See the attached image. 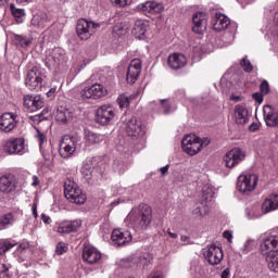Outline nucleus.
Instances as JSON below:
<instances>
[{"label": "nucleus", "instance_id": "f257e3e1", "mask_svg": "<svg viewBox=\"0 0 278 278\" xmlns=\"http://www.w3.org/2000/svg\"><path fill=\"white\" fill-rule=\"evenodd\" d=\"M152 210L149 204H139L137 208H132L127 215V220L136 229L142 231L151 226Z\"/></svg>", "mask_w": 278, "mask_h": 278}, {"label": "nucleus", "instance_id": "f03ea898", "mask_svg": "<svg viewBox=\"0 0 278 278\" xmlns=\"http://www.w3.org/2000/svg\"><path fill=\"white\" fill-rule=\"evenodd\" d=\"M210 138H203L197 137L195 135H186L182 138V149L187 155H197L198 153H201V151L204 149V147H210Z\"/></svg>", "mask_w": 278, "mask_h": 278}, {"label": "nucleus", "instance_id": "7ed1b4c3", "mask_svg": "<svg viewBox=\"0 0 278 278\" xmlns=\"http://www.w3.org/2000/svg\"><path fill=\"white\" fill-rule=\"evenodd\" d=\"M278 251V232L271 231L261 236L260 252L267 257Z\"/></svg>", "mask_w": 278, "mask_h": 278}, {"label": "nucleus", "instance_id": "20e7f679", "mask_svg": "<svg viewBox=\"0 0 278 278\" xmlns=\"http://www.w3.org/2000/svg\"><path fill=\"white\" fill-rule=\"evenodd\" d=\"M45 73L40 70V66L33 65L28 67V72L25 79V86L28 90H40L42 88V81H45Z\"/></svg>", "mask_w": 278, "mask_h": 278}, {"label": "nucleus", "instance_id": "39448f33", "mask_svg": "<svg viewBox=\"0 0 278 278\" xmlns=\"http://www.w3.org/2000/svg\"><path fill=\"white\" fill-rule=\"evenodd\" d=\"M81 142V139L77 136H68L65 135L61 142L59 148V153L61 157L64 160H68V157H73V154L75 151H77V148L79 147V143Z\"/></svg>", "mask_w": 278, "mask_h": 278}, {"label": "nucleus", "instance_id": "423d86ee", "mask_svg": "<svg viewBox=\"0 0 278 278\" xmlns=\"http://www.w3.org/2000/svg\"><path fill=\"white\" fill-rule=\"evenodd\" d=\"M64 194L68 201L76 203V205H84L86 203V194L71 179L65 180Z\"/></svg>", "mask_w": 278, "mask_h": 278}, {"label": "nucleus", "instance_id": "0eeeda50", "mask_svg": "<svg viewBox=\"0 0 278 278\" xmlns=\"http://www.w3.org/2000/svg\"><path fill=\"white\" fill-rule=\"evenodd\" d=\"M47 68H58L60 64L66 62V52L62 48L49 49L43 59Z\"/></svg>", "mask_w": 278, "mask_h": 278}, {"label": "nucleus", "instance_id": "6e6552de", "mask_svg": "<svg viewBox=\"0 0 278 278\" xmlns=\"http://www.w3.org/2000/svg\"><path fill=\"white\" fill-rule=\"evenodd\" d=\"M101 25L93 21H88L86 18L78 20L76 24V33L80 40H89L92 37V34L100 29Z\"/></svg>", "mask_w": 278, "mask_h": 278}, {"label": "nucleus", "instance_id": "1a4fd4ad", "mask_svg": "<svg viewBox=\"0 0 278 278\" xmlns=\"http://www.w3.org/2000/svg\"><path fill=\"white\" fill-rule=\"evenodd\" d=\"M21 185L14 174H4L0 177V192L2 194H16Z\"/></svg>", "mask_w": 278, "mask_h": 278}, {"label": "nucleus", "instance_id": "9d476101", "mask_svg": "<svg viewBox=\"0 0 278 278\" xmlns=\"http://www.w3.org/2000/svg\"><path fill=\"white\" fill-rule=\"evenodd\" d=\"M257 181H260V178L255 174L240 175L238 177L237 188L242 194H249V192L255 190Z\"/></svg>", "mask_w": 278, "mask_h": 278}, {"label": "nucleus", "instance_id": "9b49d317", "mask_svg": "<svg viewBox=\"0 0 278 278\" xmlns=\"http://www.w3.org/2000/svg\"><path fill=\"white\" fill-rule=\"evenodd\" d=\"M114 116H116V109L110 104H104L97 110L96 123L110 125V122L114 121Z\"/></svg>", "mask_w": 278, "mask_h": 278}, {"label": "nucleus", "instance_id": "f8f14e48", "mask_svg": "<svg viewBox=\"0 0 278 278\" xmlns=\"http://www.w3.org/2000/svg\"><path fill=\"white\" fill-rule=\"evenodd\" d=\"M244 157H247V153H244L242 149L233 148L224 155L226 168H233L235 166H238V164L242 162Z\"/></svg>", "mask_w": 278, "mask_h": 278}, {"label": "nucleus", "instance_id": "ddd939ff", "mask_svg": "<svg viewBox=\"0 0 278 278\" xmlns=\"http://www.w3.org/2000/svg\"><path fill=\"white\" fill-rule=\"evenodd\" d=\"M105 94H108V89L101 84H93L80 91L81 99H101Z\"/></svg>", "mask_w": 278, "mask_h": 278}, {"label": "nucleus", "instance_id": "4468645a", "mask_svg": "<svg viewBox=\"0 0 278 278\" xmlns=\"http://www.w3.org/2000/svg\"><path fill=\"white\" fill-rule=\"evenodd\" d=\"M25 151V139L11 138L4 144V152L9 155H23Z\"/></svg>", "mask_w": 278, "mask_h": 278}, {"label": "nucleus", "instance_id": "2eb2a0df", "mask_svg": "<svg viewBox=\"0 0 278 278\" xmlns=\"http://www.w3.org/2000/svg\"><path fill=\"white\" fill-rule=\"evenodd\" d=\"M126 134L130 136V138H142L144 136V128H142V123L138 122L135 116L128 118L125 124Z\"/></svg>", "mask_w": 278, "mask_h": 278}, {"label": "nucleus", "instance_id": "dca6fc26", "mask_svg": "<svg viewBox=\"0 0 278 278\" xmlns=\"http://www.w3.org/2000/svg\"><path fill=\"white\" fill-rule=\"evenodd\" d=\"M205 260L211 264L212 266H217V264H220L223 262V250L219 247H216L215 244L208 245L203 253Z\"/></svg>", "mask_w": 278, "mask_h": 278}, {"label": "nucleus", "instance_id": "f3484780", "mask_svg": "<svg viewBox=\"0 0 278 278\" xmlns=\"http://www.w3.org/2000/svg\"><path fill=\"white\" fill-rule=\"evenodd\" d=\"M24 106L28 112H38L45 108V99L42 96L27 94L23 98Z\"/></svg>", "mask_w": 278, "mask_h": 278}, {"label": "nucleus", "instance_id": "a211bd4d", "mask_svg": "<svg viewBox=\"0 0 278 278\" xmlns=\"http://www.w3.org/2000/svg\"><path fill=\"white\" fill-rule=\"evenodd\" d=\"M140 73H142V61L140 59L131 60L126 74L127 83L136 84L138 77H140Z\"/></svg>", "mask_w": 278, "mask_h": 278}, {"label": "nucleus", "instance_id": "6ab92c4d", "mask_svg": "<svg viewBox=\"0 0 278 278\" xmlns=\"http://www.w3.org/2000/svg\"><path fill=\"white\" fill-rule=\"evenodd\" d=\"M111 240L115 247H125V244H129L132 240L131 231L114 229Z\"/></svg>", "mask_w": 278, "mask_h": 278}, {"label": "nucleus", "instance_id": "aec40b11", "mask_svg": "<svg viewBox=\"0 0 278 278\" xmlns=\"http://www.w3.org/2000/svg\"><path fill=\"white\" fill-rule=\"evenodd\" d=\"M18 115L14 113H4L0 116V130L5 134H10L14 127H16V123Z\"/></svg>", "mask_w": 278, "mask_h": 278}, {"label": "nucleus", "instance_id": "412c9836", "mask_svg": "<svg viewBox=\"0 0 278 278\" xmlns=\"http://www.w3.org/2000/svg\"><path fill=\"white\" fill-rule=\"evenodd\" d=\"M192 31L194 34H203L207 29V14L204 12H197L192 16Z\"/></svg>", "mask_w": 278, "mask_h": 278}, {"label": "nucleus", "instance_id": "4be33fe9", "mask_svg": "<svg viewBox=\"0 0 278 278\" xmlns=\"http://www.w3.org/2000/svg\"><path fill=\"white\" fill-rule=\"evenodd\" d=\"M235 123L237 125H247L249 123V118H251V113L249 109H247L245 104H237L233 111Z\"/></svg>", "mask_w": 278, "mask_h": 278}, {"label": "nucleus", "instance_id": "5701e85b", "mask_svg": "<svg viewBox=\"0 0 278 278\" xmlns=\"http://www.w3.org/2000/svg\"><path fill=\"white\" fill-rule=\"evenodd\" d=\"M139 12H146L147 14H162L164 12V4L155 1H147L138 4Z\"/></svg>", "mask_w": 278, "mask_h": 278}, {"label": "nucleus", "instance_id": "b1692460", "mask_svg": "<svg viewBox=\"0 0 278 278\" xmlns=\"http://www.w3.org/2000/svg\"><path fill=\"white\" fill-rule=\"evenodd\" d=\"M263 116L267 127H278V112L275 108L265 105Z\"/></svg>", "mask_w": 278, "mask_h": 278}, {"label": "nucleus", "instance_id": "393cba45", "mask_svg": "<svg viewBox=\"0 0 278 278\" xmlns=\"http://www.w3.org/2000/svg\"><path fill=\"white\" fill-rule=\"evenodd\" d=\"M83 260L87 264H97L101 261V252L94 247L87 245L83 250Z\"/></svg>", "mask_w": 278, "mask_h": 278}, {"label": "nucleus", "instance_id": "a878e982", "mask_svg": "<svg viewBox=\"0 0 278 278\" xmlns=\"http://www.w3.org/2000/svg\"><path fill=\"white\" fill-rule=\"evenodd\" d=\"M50 23L51 18H49V15L45 12L36 13L30 21V25L35 29H45V27H49Z\"/></svg>", "mask_w": 278, "mask_h": 278}, {"label": "nucleus", "instance_id": "bb28decb", "mask_svg": "<svg viewBox=\"0 0 278 278\" xmlns=\"http://www.w3.org/2000/svg\"><path fill=\"white\" fill-rule=\"evenodd\" d=\"M231 25V21L224 14L216 13L212 20V27L214 31H225Z\"/></svg>", "mask_w": 278, "mask_h": 278}, {"label": "nucleus", "instance_id": "cd10ccee", "mask_svg": "<svg viewBox=\"0 0 278 278\" xmlns=\"http://www.w3.org/2000/svg\"><path fill=\"white\" fill-rule=\"evenodd\" d=\"M81 227V222L80 220H64L59 226L55 228V231L58 233H73V231H77Z\"/></svg>", "mask_w": 278, "mask_h": 278}, {"label": "nucleus", "instance_id": "c85d7f7f", "mask_svg": "<svg viewBox=\"0 0 278 278\" xmlns=\"http://www.w3.org/2000/svg\"><path fill=\"white\" fill-rule=\"evenodd\" d=\"M168 66L173 68V71H179V68H184L186 64H188V59L186 55L181 53H174L168 56Z\"/></svg>", "mask_w": 278, "mask_h": 278}, {"label": "nucleus", "instance_id": "c756f323", "mask_svg": "<svg viewBox=\"0 0 278 278\" xmlns=\"http://www.w3.org/2000/svg\"><path fill=\"white\" fill-rule=\"evenodd\" d=\"M275 210H278V194L269 195L262 204L263 214L275 212Z\"/></svg>", "mask_w": 278, "mask_h": 278}, {"label": "nucleus", "instance_id": "7c9ffc66", "mask_svg": "<svg viewBox=\"0 0 278 278\" xmlns=\"http://www.w3.org/2000/svg\"><path fill=\"white\" fill-rule=\"evenodd\" d=\"M148 27L149 24L147 22H144L143 20H137L132 28L134 36L137 37L139 40L142 39L144 34H147Z\"/></svg>", "mask_w": 278, "mask_h": 278}, {"label": "nucleus", "instance_id": "2f4dec72", "mask_svg": "<svg viewBox=\"0 0 278 278\" xmlns=\"http://www.w3.org/2000/svg\"><path fill=\"white\" fill-rule=\"evenodd\" d=\"M10 10L16 20V23H23V21H25V9H18L16 5H14V3H11Z\"/></svg>", "mask_w": 278, "mask_h": 278}, {"label": "nucleus", "instance_id": "473e14b6", "mask_svg": "<svg viewBox=\"0 0 278 278\" xmlns=\"http://www.w3.org/2000/svg\"><path fill=\"white\" fill-rule=\"evenodd\" d=\"M55 119L58 123H68L71 121V113L66 109H58Z\"/></svg>", "mask_w": 278, "mask_h": 278}, {"label": "nucleus", "instance_id": "72a5a7b5", "mask_svg": "<svg viewBox=\"0 0 278 278\" xmlns=\"http://www.w3.org/2000/svg\"><path fill=\"white\" fill-rule=\"evenodd\" d=\"M12 223H14V215H12L11 213L0 216V231L3 229H8V227H10Z\"/></svg>", "mask_w": 278, "mask_h": 278}, {"label": "nucleus", "instance_id": "f704fd0d", "mask_svg": "<svg viewBox=\"0 0 278 278\" xmlns=\"http://www.w3.org/2000/svg\"><path fill=\"white\" fill-rule=\"evenodd\" d=\"M102 140H103V136L101 135H97L90 131L86 134V143L89 146L99 144V142H102Z\"/></svg>", "mask_w": 278, "mask_h": 278}, {"label": "nucleus", "instance_id": "c9c22d12", "mask_svg": "<svg viewBox=\"0 0 278 278\" xmlns=\"http://www.w3.org/2000/svg\"><path fill=\"white\" fill-rule=\"evenodd\" d=\"M14 43L17 47H22V48L29 47V45H31V38L25 37L23 35H15L14 36Z\"/></svg>", "mask_w": 278, "mask_h": 278}, {"label": "nucleus", "instance_id": "e433bc0d", "mask_svg": "<svg viewBox=\"0 0 278 278\" xmlns=\"http://www.w3.org/2000/svg\"><path fill=\"white\" fill-rule=\"evenodd\" d=\"M192 214L195 218H203V216H207V206L203 204H198L193 211Z\"/></svg>", "mask_w": 278, "mask_h": 278}, {"label": "nucleus", "instance_id": "4c0bfd02", "mask_svg": "<svg viewBox=\"0 0 278 278\" xmlns=\"http://www.w3.org/2000/svg\"><path fill=\"white\" fill-rule=\"evenodd\" d=\"M80 173L85 179H92V173H94V168L92 166L86 164L81 167Z\"/></svg>", "mask_w": 278, "mask_h": 278}, {"label": "nucleus", "instance_id": "58836bf2", "mask_svg": "<svg viewBox=\"0 0 278 278\" xmlns=\"http://www.w3.org/2000/svg\"><path fill=\"white\" fill-rule=\"evenodd\" d=\"M15 244L5 240L0 242V255H3L4 253H8L10 249H13Z\"/></svg>", "mask_w": 278, "mask_h": 278}, {"label": "nucleus", "instance_id": "ea45409f", "mask_svg": "<svg viewBox=\"0 0 278 278\" xmlns=\"http://www.w3.org/2000/svg\"><path fill=\"white\" fill-rule=\"evenodd\" d=\"M117 103L122 109L129 108V103H130L129 97H127L126 94H121L117 98Z\"/></svg>", "mask_w": 278, "mask_h": 278}, {"label": "nucleus", "instance_id": "a19ab883", "mask_svg": "<svg viewBox=\"0 0 278 278\" xmlns=\"http://www.w3.org/2000/svg\"><path fill=\"white\" fill-rule=\"evenodd\" d=\"M255 248V240L253 239H249L248 241H245V243L243 244V248L241 249L242 253L247 254L250 251H253V249Z\"/></svg>", "mask_w": 278, "mask_h": 278}, {"label": "nucleus", "instance_id": "79ce46f5", "mask_svg": "<svg viewBox=\"0 0 278 278\" xmlns=\"http://www.w3.org/2000/svg\"><path fill=\"white\" fill-rule=\"evenodd\" d=\"M147 257H149V254L137 255L132 257V264H137V266L144 265L147 264Z\"/></svg>", "mask_w": 278, "mask_h": 278}, {"label": "nucleus", "instance_id": "37998d69", "mask_svg": "<svg viewBox=\"0 0 278 278\" xmlns=\"http://www.w3.org/2000/svg\"><path fill=\"white\" fill-rule=\"evenodd\" d=\"M241 66L245 73L253 72V64H251V61H249L247 58L242 59Z\"/></svg>", "mask_w": 278, "mask_h": 278}, {"label": "nucleus", "instance_id": "c03bdc74", "mask_svg": "<svg viewBox=\"0 0 278 278\" xmlns=\"http://www.w3.org/2000/svg\"><path fill=\"white\" fill-rule=\"evenodd\" d=\"M260 91L262 94H268V92H270V85L268 84V80H263L261 83Z\"/></svg>", "mask_w": 278, "mask_h": 278}, {"label": "nucleus", "instance_id": "a18cd8bd", "mask_svg": "<svg viewBox=\"0 0 278 278\" xmlns=\"http://www.w3.org/2000/svg\"><path fill=\"white\" fill-rule=\"evenodd\" d=\"M66 251H68L66 243H64V242L58 243V245L55 248L56 255H63V253H66Z\"/></svg>", "mask_w": 278, "mask_h": 278}, {"label": "nucleus", "instance_id": "49530a36", "mask_svg": "<svg viewBox=\"0 0 278 278\" xmlns=\"http://www.w3.org/2000/svg\"><path fill=\"white\" fill-rule=\"evenodd\" d=\"M0 270V278H10V265L2 264Z\"/></svg>", "mask_w": 278, "mask_h": 278}, {"label": "nucleus", "instance_id": "de8ad7c7", "mask_svg": "<svg viewBox=\"0 0 278 278\" xmlns=\"http://www.w3.org/2000/svg\"><path fill=\"white\" fill-rule=\"evenodd\" d=\"M111 3H113V5H116L117 8H125L126 5H129V3H131V0H111Z\"/></svg>", "mask_w": 278, "mask_h": 278}, {"label": "nucleus", "instance_id": "09e8293b", "mask_svg": "<svg viewBox=\"0 0 278 278\" xmlns=\"http://www.w3.org/2000/svg\"><path fill=\"white\" fill-rule=\"evenodd\" d=\"M161 105L164 110V114H170V112H173V109L170 108V102H168V100H161Z\"/></svg>", "mask_w": 278, "mask_h": 278}, {"label": "nucleus", "instance_id": "8fccbe9b", "mask_svg": "<svg viewBox=\"0 0 278 278\" xmlns=\"http://www.w3.org/2000/svg\"><path fill=\"white\" fill-rule=\"evenodd\" d=\"M47 118H48V116L45 115V112H41L40 114L33 116L34 123H40L42 121H47Z\"/></svg>", "mask_w": 278, "mask_h": 278}, {"label": "nucleus", "instance_id": "3c124183", "mask_svg": "<svg viewBox=\"0 0 278 278\" xmlns=\"http://www.w3.org/2000/svg\"><path fill=\"white\" fill-rule=\"evenodd\" d=\"M252 98L254 99V101H256V103H264V93L262 92H255L252 94Z\"/></svg>", "mask_w": 278, "mask_h": 278}, {"label": "nucleus", "instance_id": "603ef678", "mask_svg": "<svg viewBox=\"0 0 278 278\" xmlns=\"http://www.w3.org/2000/svg\"><path fill=\"white\" fill-rule=\"evenodd\" d=\"M113 168L114 170H116L117 173H123V170H125V165L118 161L114 162L113 164Z\"/></svg>", "mask_w": 278, "mask_h": 278}, {"label": "nucleus", "instance_id": "864d4df0", "mask_svg": "<svg viewBox=\"0 0 278 278\" xmlns=\"http://www.w3.org/2000/svg\"><path fill=\"white\" fill-rule=\"evenodd\" d=\"M224 238L226 240H228V242H231L232 238H233V235L231 233V231L229 230H225L224 233H223Z\"/></svg>", "mask_w": 278, "mask_h": 278}, {"label": "nucleus", "instance_id": "5fc2aeb1", "mask_svg": "<svg viewBox=\"0 0 278 278\" xmlns=\"http://www.w3.org/2000/svg\"><path fill=\"white\" fill-rule=\"evenodd\" d=\"M231 275V269L226 268L222 271L220 278H229Z\"/></svg>", "mask_w": 278, "mask_h": 278}, {"label": "nucleus", "instance_id": "6e6d98bb", "mask_svg": "<svg viewBox=\"0 0 278 278\" xmlns=\"http://www.w3.org/2000/svg\"><path fill=\"white\" fill-rule=\"evenodd\" d=\"M37 138L39 140V147L42 149V144L45 142V134L38 132Z\"/></svg>", "mask_w": 278, "mask_h": 278}, {"label": "nucleus", "instance_id": "4d7b16f0", "mask_svg": "<svg viewBox=\"0 0 278 278\" xmlns=\"http://www.w3.org/2000/svg\"><path fill=\"white\" fill-rule=\"evenodd\" d=\"M41 219L43 220V223H46V225H51V217H49L46 214H41Z\"/></svg>", "mask_w": 278, "mask_h": 278}, {"label": "nucleus", "instance_id": "13d9d810", "mask_svg": "<svg viewBox=\"0 0 278 278\" xmlns=\"http://www.w3.org/2000/svg\"><path fill=\"white\" fill-rule=\"evenodd\" d=\"M181 242H184L185 244H192V242H190V237L189 236H181L180 237Z\"/></svg>", "mask_w": 278, "mask_h": 278}, {"label": "nucleus", "instance_id": "bf43d9fd", "mask_svg": "<svg viewBox=\"0 0 278 278\" xmlns=\"http://www.w3.org/2000/svg\"><path fill=\"white\" fill-rule=\"evenodd\" d=\"M58 88L52 87L48 92H47V97L51 98L55 96Z\"/></svg>", "mask_w": 278, "mask_h": 278}, {"label": "nucleus", "instance_id": "052dcab7", "mask_svg": "<svg viewBox=\"0 0 278 278\" xmlns=\"http://www.w3.org/2000/svg\"><path fill=\"white\" fill-rule=\"evenodd\" d=\"M33 216L35 218H38V205L37 204H33Z\"/></svg>", "mask_w": 278, "mask_h": 278}, {"label": "nucleus", "instance_id": "680f3d73", "mask_svg": "<svg viewBox=\"0 0 278 278\" xmlns=\"http://www.w3.org/2000/svg\"><path fill=\"white\" fill-rule=\"evenodd\" d=\"M162 177L168 173V165H165L160 168Z\"/></svg>", "mask_w": 278, "mask_h": 278}, {"label": "nucleus", "instance_id": "e2e57ef3", "mask_svg": "<svg viewBox=\"0 0 278 278\" xmlns=\"http://www.w3.org/2000/svg\"><path fill=\"white\" fill-rule=\"evenodd\" d=\"M40 184V180L38 179V176H33V184L31 186L36 187Z\"/></svg>", "mask_w": 278, "mask_h": 278}, {"label": "nucleus", "instance_id": "0e129e2a", "mask_svg": "<svg viewBox=\"0 0 278 278\" xmlns=\"http://www.w3.org/2000/svg\"><path fill=\"white\" fill-rule=\"evenodd\" d=\"M249 129H250V131H257L258 126H257V124L253 123V124H251V125L249 126Z\"/></svg>", "mask_w": 278, "mask_h": 278}, {"label": "nucleus", "instance_id": "69168bd1", "mask_svg": "<svg viewBox=\"0 0 278 278\" xmlns=\"http://www.w3.org/2000/svg\"><path fill=\"white\" fill-rule=\"evenodd\" d=\"M167 233H168V236H169L170 238H173L174 240L178 238V235L175 233V232H172V231H170V228L167 229Z\"/></svg>", "mask_w": 278, "mask_h": 278}, {"label": "nucleus", "instance_id": "338daca9", "mask_svg": "<svg viewBox=\"0 0 278 278\" xmlns=\"http://www.w3.org/2000/svg\"><path fill=\"white\" fill-rule=\"evenodd\" d=\"M42 155H43V159H45L47 162H49V161L51 160V154H49V153H43Z\"/></svg>", "mask_w": 278, "mask_h": 278}, {"label": "nucleus", "instance_id": "774afa93", "mask_svg": "<svg viewBox=\"0 0 278 278\" xmlns=\"http://www.w3.org/2000/svg\"><path fill=\"white\" fill-rule=\"evenodd\" d=\"M274 23L275 25H278V11L274 15Z\"/></svg>", "mask_w": 278, "mask_h": 278}]
</instances>
